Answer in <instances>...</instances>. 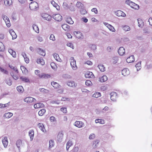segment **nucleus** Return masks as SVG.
Wrapping results in <instances>:
<instances>
[{"mask_svg": "<svg viewBox=\"0 0 152 152\" xmlns=\"http://www.w3.org/2000/svg\"><path fill=\"white\" fill-rule=\"evenodd\" d=\"M125 3L127 4L130 6L131 7L135 9H139V7L138 5L131 1L130 0H127L126 1Z\"/></svg>", "mask_w": 152, "mask_h": 152, "instance_id": "nucleus-1", "label": "nucleus"}, {"mask_svg": "<svg viewBox=\"0 0 152 152\" xmlns=\"http://www.w3.org/2000/svg\"><path fill=\"white\" fill-rule=\"evenodd\" d=\"M40 72V71L39 70H37L35 71V73L40 78H48L50 76L49 75L44 73L39 74Z\"/></svg>", "mask_w": 152, "mask_h": 152, "instance_id": "nucleus-2", "label": "nucleus"}, {"mask_svg": "<svg viewBox=\"0 0 152 152\" xmlns=\"http://www.w3.org/2000/svg\"><path fill=\"white\" fill-rule=\"evenodd\" d=\"M38 7L37 3L35 1L32 2L29 4V8L31 10H35Z\"/></svg>", "mask_w": 152, "mask_h": 152, "instance_id": "nucleus-3", "label": "nucleus"}, {"mask_svg": "<svg viewBox=\"0 0 152 152\" xmlns=\"http://www.w3.org/2000/svg\"><path fill=\"white\" fill-rule=\"evenodd\" d=\"M24 101L28 103H31L33 102H36V100L34 98L30 97L26 98L24 99Z\"/></svg>", "mask_w": 152, "mask_h": 152, "instance_id": "nucleus-4", "label": "nucleus"}, {"mask_svg": "<svg viewBox=\"0 0 152 152\" xmlns=\"http://www.w3.org/2000/svg\"><path fill=\"white\" fill-rule=\"evenodd\" d=\"M111 99L113 101H116L118 98L117 94L115 92H112L110 94Z\"/></svg>", "mask_w": 152, "mask_h": 152, "instance_id": "nucleus-5", "label": "nucleus"}, {"mask_svg": "<svg viewBox=\"0 0 152 152\" xmlns=\"http://www.w3.org/2000/svg\"><path fill=\"white\" fill-rule=\"evenodd\" d=\"M53 18L57 21H61L62 19V16L59 14L53 15Z\"/></svg>", "mask_w": 152, "mask_h": 152, "instance_id": "nucleus-6", "label": "nucleus"}, {"mask_svg": "<svg viewBox=\"0 0 152 152\" xmlns=\"http://www.w3.org/2000/svg\"><path fill=\"white\" fill-rule=\"evenodd\" d=\"M42 16L44 19L50 21L52 19L51 16L47 13H43L42 15Z\"/></svg>", "mask_w": 152, "mask_h": 152, "instance_id": "nucleus-7", "label": "nucleus"}, {"mask_svg": "<svg viewBox=\"0 0 152 152\" xmlns=\"http://www.w3.org/2000/svg\"><path fill=\"white\" fill-rule=\"evenodd\" d=\"M3 18L8 27H10V23L9 18L6 15H4L3 16Z\"/></svg>", "mask_w": 152, "mask_h": 152, "instance_id": "nucleus-8", "label": "nucleus"}, {"mask_svg": "<svg viewBox=\"0 0 152 152\" xmlns=\"http://www.w3.org/2000/svg\"><path fill=\"white\" fill-rule=\"evenodd\" d=\"M64 136V134L62 132H59L57 136V141L59 142H61L63 140Z\"/></svg>", "mask_w": 152, "mask_h": 152, "instance_id": "nucleus-9", "label": "nucleus"}, {"mask_svg": "<svg viewBox=\"0 0 152 152\" xmlns=\"http://www.w3.org/2000/svg\"><path fill=\"white\" fill-rule=\"evenodd\" d=\"M67 86L70 87H75L77 84L74 81H69L66 82Z\"/></svg>", "mask_w": 152, "mask_h": 152, "instance_id": "nucleus-10", "label": "nucleus"}, {"mask_svg": "<svg viewBox=\"0 0 152 152\" xmlns=\"http://www.w3.org/2000/svg\"><path fill=\"white\" fill-rule=\"evenodd\" d=\"M83 124H84L82 121H76L74 124V126L78 128L82 127Z\"/></svg>", "mask_w": 152, "mask_h": 152, "instance_id": "nucleus-11", "label": "nucleus"}, {"mask_svg": "<svg viewBox=\"0 0 152 152\" xmlns=\"http://www.w3.org/2000/svg\"><path fill=\"white\" fill-rule=\"evenodd\" d=\"M130 74V71L127 68H125L122 70V74L124 76H126Z\"/></svg>", "mask_w": 152, "mask_h": 152, "instance_id": "nucleus-12", "label": "nucleus"}, {"mask_svg": "<svg viewBox=\"0 0 152 152\" xmlns=\"http://www.w3.org/2000/svg\"><path fill=\"white\" fill-rule=\"evenodd\" d=\"M2 141L4 147L6 148L8 144L7 138V137H5L2 139Z\"/></svg>", "mask_w": 152, "mask_h": 152, "instance_id": "nucleus-13", "label": "nucleus"}, {"mask_svg": "<svg viewBox=\"0 0 152 152\" xmlns=\"http://www.w3.org/2000/svg\"><path fill=\"white\" fill-rule=\"evenodd\" d=\"M85 77L86 78H93L94 77V75L92 72H87L85 74Z\"/></svg>", "mask_w": 152, "mask_h": 152, "instance_id": "nucleus-14", "label": "nucleus"}, {"mask_svg": "<svg viewBox=\"0 0 152 152\" xmlns=\"http://www.w3.org/2000/svg\"><path fill=\"white\" fill-rule=\"evenodd\" d=\"M116 15L118 16H123L125 17L126 16V15L122 11L118 10L115 12Z\"/></svg>", "mask_w": 152, "mask_h": 152, "instance_id": "nucleus-15", "label": "nucleus"}, {"mask_svg": "<svg viewBox=\"0 0 152 152\" xmlns=\"http://www.w3.org/2000/svg\"><path fill=\"white\" fill-rule=\"evenodd\" d=\"M126 61L128 63H131L134 62V56L133 55L131 56L126 59Z\"/></svg>", "mask_w": 152, "mask_h": 152, "instance_id": "nucleus-16", "label": "nucleus"}, {"mask_svg": "<svg viewBox=\"0 0 152 152\" xmlns=\"http://www.w3.org/2000/svg\"><path fill=\"white\" fill-rule=\"evenodd\" d=\"M118 54L120 56H123L125 53V50L123 47H120L118 50Z\"/></svg>", "mask_w": 152, "mask_h": 152, "instance_id": "nucleus-17", "label": "nucleus"}, {"mask_svg": "<svg viewBox=\"0 0 152 152\" xmlns=\"http://www.w3.org/2000/svg\"><path fill=\"white\" fill-rule=\"evenodd\" d=\"M9 32L12 37V39H14L16 38L17 35L12 29H11L9 31Z\"/></svg>", "mask_w": 152, "mask_h": 152, "instance_id": "nucleus-18", "label": "nucleus"}, {"mask_svg": "<svg viewBox=\"0 0 152 152\" xmlns=\"http://www.w3.org/2000/svg\"><path fill=\"white\" fill-rule=\"evenodd\" d=\"M38 53L40 55L43 56H45V51L40 48H38Z\"/></svg>", "mask_w": 152, "mask_h": 152, "instance_id": "nucleus-19", "label": "nucleus"}, {"mask_svg": "<svg viewBox=\"0 0 152 152\" xmlns=\"http://www.w3.org/2000/svg\"><path fill=\"white\" fill-rule=\"evenodd\" d=\"M75 32L76 34H75L76 35V37L78 39L82 38L83 37V35L81 32L78 31Z\"/></svg>", "mask_w": 152, "mask_h": 152, "instance_id": "nucleus-20", "label": "nucleus"}, {"mask_svg": "<svg viewBox=\"0 0 152 152\" xmlns=\"http://www.w3.org/2000/svg\"><path fill=\"white\" fill-rule=\"evenodd\" d=\"M20 79L22 81L25 83H29L30 80L28 77H20Z\"/></svg>", "mask_w": 152, "mask_h": 152, "instance_id": "nucleus-21", "label": "nucleus"}, {"mask_svg": "<svg viewBox=\"0 0 152 152\" xmlns=\"http://www.w3.org/2000/svg\"><path fill=\"white\" fill-rule=\"evenodd\" d=\"M29 136L30 137V140L32 141L34 138V132L33 130H30L28 133Z\"/></svg>", "mask_w": 152, "mask_h": 152, "instance_id": "nucleus-22", "label": "nucleus"}, {"mask_svg": "<svg viewBox=\"0 0 152 152\" xmlns=\"http://www.w3.org/2000/svg\"><path fill=\"white\" fill-rule=\"evenodd\" d=\"M38 126L39 127L40 129L43 132H44L45 131V129L42 123H39L38 124Z\"/></svg>", "mask_w": 152, "mask_h": 152, "instance_id": "nucleus-23", "label": "nucleus"}, {"mask_svg": "<svg viewBox=\"0 0 152 152\" xmlns=\"http://www.w3.org/2000/svg\"><path fill=\"white\" fill-rule=\"evenodd\" d=\"M37 62L38 64H40L42 65H43L45 64L44 61L42 58L37 59Z\"/></svg>", "mask_w": 152, "mask_h": 152, "instance_id": "nucleus-24", "label": "nucleus"}, {"mask_svg": "<svg viewBox=\"0 0 152 152\" xmlns=\"http://www.w3.org/2000/svg\"><path fill=\"white\" fill-rule=\"evenodd\" d=\"M70 65L73 70H76L77 69V67L76 65V61L70 63Z\"/></svg>", "mask_w": 152, "mask_h": 152, "instance_id": "nucleus-25", "label": "nucleus"}, {"mask_svg": "<svg viewBox=\"0 0 152 152\" xmlns=\"http://www.w3.org/2000/svg\"><path fill=\"white\" fill-rule=\"evenodd\" d=\"M53 56L54 58L58 61H61V59L59 57V55L58 54L54 53L53 54Z\"/></svg>", "mask_w": 152, "mask_h": 152, "instance_id": "nucleus-26", "label": "nucleus"}, {"mask_svg": "<svg viewBox=\"0 0 152 152\" xmlns=\"http://www.w3.org/2000/svg\"><path fill=\"white\" fill-rule=\"evenodd\" d=\"M62 27L63 29L66 31H68L69 30V26L66 24H63L62 25Z\"/></svg>", "mask_w": 152, "mask_h": 152, "instance_id": "nucleus-27", "label": "nucleus"}, {"mask_svg": "<svg viewBox=\"0 0 152 152\" xmlns=\"http://www.w3.org/2000/svg\"><path fill=\"white\" fill-rule=\"evenodd\" d=\"M51 3L55 7L56 9L58 10H60V7L56 3V2L53 1H52L51 2Z\"/></svg>", "mask_w": 152, "mask_h": 152, "instance_id": "nucleus-28", "label": "nucleus"}, {"mask_svg": "<svg viewBox=\"0 0 152 152\" xmlns=\"http://www.w3.org/2000/svg\"><path fill=\"white\" fill-rule=\"evenodd\" d=\"M73 144L72 141L69 140L68 142L66 145V150L68 151L69 148Z\"/></svg>", "mask_w": 152, "mask_h": 152, "instance_id": "nucleus-29", "label": "nucleus"}, {"mask_svg": "<svg viewBox=\"0 0 152 152\" xmlns=\"http://www.w3.org/2000/svg\"><path fill=\"white\" fill-rule=\"evenodd\" d=\"M99 142V140H95L93 142L92 146L94 148H95L97 147Z\"/></svg>", "mask_w": 152, "mask_h": 152, "instance_id": "nucleus-30", "label": "nucleus"}, {"mask_svg": "<svg viewBox=\"0 0 152 152\" xmlns=\"http://www.w3.org/2000/svg\"><path fill=\"white\" fill-rule=\"evenodd\" d=\"M13 113H5L4 115V117L6 118H10L13 115Z\"/></svg>", "mask_w": 152, "mask_h": 152, "instance_id": "nucleus-31", "label": "nucleus"}, {"mask_svg": "<svg viewBox=\"0 0 152 152\" xmlns=\"http://www.w3.org/2000/svg\"><path fill=\"white\" fill-rule=\"evenodd\" d=\"M51 85L55 88H59L60 86L59 85V84L56 82H53L51 83Z\"/></svg>", "mask_w": 152, "mask_h": 152, "instance_id": "nucleus-32", "label": "nucleus"}, {"mask_svg": "<svg viewBox=\"0 0 152 152\" xmlns=\"http://www.w3.org/2000/svg\"><path fill=\"white\" fill-rule=\"evenodd\" d=\"M98 67L99 69V70L101 72H104L105 70V68L104 66L102 64H99Z\"/></svg>", "mask_w": 152, "mask_h": 152, "instance_id": "nucleus-33", "label": "nucleus"}, {"mask_svg": "<svg viewBox=\"0 0 152 152\" xmlns=\"http://www.w3.org/2000/svg\"><path fill=\"white\" fill-rule=\"evenodd\" d=\"M46 110L45 109H42L38 112V115L40 116H42L45 113Z\"/></svg>", "mask_w": 152, "mask_h": 152, "instance_id": "nucleus-34", "label": "nucleus"}, {"mask_svg": "<svg viewBox=\"0 0 152 152\" xmlns=\"http://www.w3.org/2000/svg\"><path fill=\"white\" fill-rule=\"evenodd\" d=\"M107 79V77L106 75H103L100 78V81L102 82L106 81Z\"/></svg>", "mask_w": 152, "mask_h": 152, "instance_id": "nucleus-35", "label": "nucleus"}, {"mask_svg": "<svg viewBox=\"0 0 152 152\" xmlns=\"http://www.w3.org/2000/svg\"><path fill=\"white\" fill-rule=\"evenodd\" d=\"M22 144V141L21 140H19L16 141V145L17 147L18 148L19 150H20V146Z\"/></svg>", "mask_w": 152, "mask_h": 152, "instance_id": "nucleus-36", "label": "nucleus"}, {"mask_svg": "<svg viewBox=\"0 0 152 152\" xmlns=\"http://www.w3.org/2000/svg\"><path fill=\"white\" fill-rule=\"evenodd\" d=\"M34 30L37 33H39V29L38 26L35 25H33L32 26Z\"/></svg>", "mask_w": 152, "mask_h": 152, "instance_id": "nucleus-37", "label": "nucleus"}, {"mask_svg": "<svg viewBox=\"0 0 152 152\" xmlns=\"http://www.w3.org/2000/svg\"><path fill=\"white\" fill-rule=\"evenodd\" d=\"M12 0H4V3L6 5L10 6L12 3Z\"/></svg>", "mask_w": 152, "mask_h": 152, "instance_id": "nucleus-38", "label": "nucleus"}, {"mask_svg": "<svg viewBox=\"0 0 152 152\" xmlns=\"http://www.w3.org/2000/svg\"><path fill=\"white\" fill-rule=\"evenodd\" d=\"M54 143L53 140H50L49 142V149H50L53 147L54 145Z\"/></svg>", "mask_w": 152, "mask_h": 152, "instance_id": "nucleus-39", "label": "nucleus"}, {"mask_svg": "<svg viewBox=\"0 0 152 152\" xmlns=\"http://www.w3.org/2000/svg\"><path fill=\"white\" fill-rule=\"evenodd\" d=\"M17 89L19 92H23L24 91V89L22 86H20L17 87Z\"/></svg>", "mask_w": 152, "mask_h": 152, "instance_id": "nucleus-40", "label": "nucleus"}, {"mask_svg": "<svg viewBox=\"0 0 152 152\" xmlns=\"http://www.w3.org/2000/svg\"><path fill=\"white\" fill-rule=\"evenodd\" d=\"M95 122L96 123H99L103 124L104 123V121L102 119H98L95 120Z\"/></svg>", "mask_w": 152, "mask_h": 152, "instance_id": "nucleus-41", "label": "nucleus"}, {"mask_svg": "<svg viewBox=\"0 0 152 152\" xmlns=\"http://www.w3.org/2000/svg\"><path fill=\"white\" fill-rule=\"evenodd\" d=\"M101 96V94L100 93L96 92L95 93L92 95V96L94 97L97 98Z\"/></svg>", "mask_w": 152, "mask_h": 152, "instance_id": "nucleus-42", "label": "nucleus"}, {"mask_svg": "<svg viewBox=\"0 0 152 152\" xmlns=\"http://www.w3.org/2000/svg\"><path fill=\"white\" fill-rule=\"evenodd\" d=\"M66 21L68 23L71 24H73L74 23L73 21L70 17L66 19Z\"/></svg>", "mask_w": 152, "mask_h": 152, "instance_id": "nucleus-43", "label": "nucleus"}, {"mask_svg": "<svg viewBox=\"0 0 152 152\" xmlns=\"http://www.w3.org/2000/svg\"><path fill=\"white\" fill-rule=\"evenodd\" d=\"M138 26L139 27L142 28L143 26V22L142 20L140 19H137Z\"/></svg>", "mask_w": 152, "mask_h": 152, "instance_id": "nucleus-44", "label": "nucleus"}, {"mask_svg": "<svg viewBox=\"0 0 152 152\" xmlns=\"http://www.w3.org/2000/svg\"><path fill=\"white\" fill-rule=\"evenodd\" d=\"M141 61L138 62L135 65L136 67L137 68V70H140L141 68Z\"/></svg>", "mask_w": 152, "mask_h": 152, "instance_id": "nucleus-45", "label": "nucleus"}, {"mask_svg": "<svg viewBox=\"0 0 152 152\" xmlns=\"http://www.w3.org/2000/svg\"><path fill=\"white\" fill-rule=\"evenodd\" d=\"M9 66L11 69L15 71L17 73H18V70L16 67L10 65H9Z\"/></svg>", "mask_w": 152, "mask_h": 152, "instance_id": "nucleus-46", "label": "nucleus"}, {"mask_svg": "<svg viewBox=\"0 0 152 152\" xmlns=\"http://www.w3.org/2000/svg\"><path fill=\"white\" fill-rule=\"evenodd\" d=\"M5 49V47L3 43L0 42V51H3Z\"/></svg>", "mask_w": 152, "mask_h": 152, "instance_id": "nucleus-47", "label": "nucleus"}, {"mask_svg": "<svg viewBox=\"0 0 152 152\" xmlns=\"http://www.w3.org/2000/svg\"><path fill=\"white\" fill-rule=\"evenodd\" d=\"M39 90L40 92L45 93H48L49 91L48 90L45 89L44 88H39Z\"/></svg>", "mask_w": 152, "mask_h": 152, "instance_id": "nucleus-48", "label": "nucleus"}, {"mask_svg": "<svg viewBox=\"0 0 152 152\" xmlns=\"http://www.w3.org/2000/svg\"><path fill=\"white\" fill-rule=\"evenodd\" d=\"M123 29L125 31H129L130 29V27L128 26H125L123 27Z\"/></svg>", "mask_w": 152, "mask_h": 152, "instance_id": "nucleus-49", "label": "nucleus"}, {"mask_svg": "<svg viewBox=\"0 0 152 152\" xmlns=\"http://www.w3.org/2000/svg\"><path fill=\"white\" fill-rule=\"evenodd\" d=\"M63 77L65 79H70L71 76L69 74H65L63 75Z\"/></svg>", "mask_w": 152, "mask_h": 152, "instance_id": "nucleus-50", "label": "nucleus"}, {"mask_svg": "<svg viewBox=\"0 0 152 152\" xmlns=\"http://www.w3.org/2000/svg\"><path fill=\"white\" fill-rule=\"evenodd\" d=\"M6 82L9 86H11L12 84V81L10 78L6 80Z\"/></svg>", "mask_w": 152, "mask_h": 152, "instance_id": "nucleus-51", "label": "nucleus"}, {"mask_svg": "<svg viewBox=\"0 0 152 152\" xmlns=\"http://www.w3.org/2000/svg\"><path fill=\"white\" fill-rule=\"evenodd\" d=\"M79 150V148L75 146L72 150V152H77Z\"/></svg>", "mask_w": 152, "mask_h": 152, "instance_id": "nucleus-52", "label": "nucleus"}, {"mask_svg": "<svg viewBox=\"0 0 152 152\" xmlns=\"http://www.w3.org/2000/svg\"><path fill=\"white\" fill-rule=\"evenodd\" d=\"M83 5V4L80 2H77L76 4V6L78 8H81Z\"/></svg>", "mask_w": 152, "mask_h": 152, "instance_id": "nucleus-53", "label": "nucleus"}, {"mask_svg": "<svg viewBox=\"0 0 152 152\" xmlns=\"http://www.w3.org/2000/svg\"><path fill=\"white\" fill-rule=\"evenodd\" d=\"M50 66L52 68L54 69H56L57 68L56 65L53 62H52L50 64Z\"/></svg>", "mask_w": 152, "mask_h": 152, "instance_id": "nucleus-54", "label": "nucleus"}, {"mask_svg": "<svg viewBox=\"0 0 152 152\" xmlns=\"http://www.w3.org/2000/svg\"><path fill=\"white\" fill-rule=\"evenodd\" d=\"M109 29L112 32H115V29L112 25H110L108 27Z\"/></svg>", "mask_w": 152, "mask_h": 152, "instance_id": "nucleus-55", "label": "nucleus"}, {"mask_svg": "<svg viewBox=\"0 0 152 152\" xmlns=\"http://www.w3.org/2000/svg\"><path fill=\"white\" fill-rule=\"evenodd\" d=\"M90 47L93 50H95L96 49V46L95 45H90Z\"/></svg>", "mask_w": 152, "mask_h": 152, "instance_id": "nucleus-56", "label": "nucleus"}, {"mask_svg": "<svg viewBox=\"0 0 152 152\" xmlns=\"http://www.w3.org/2000/svg\"><path fill=\"white\" fill-rule=\"evenodd\" d=\"M67 45L68 46L70 47V48H72L73 49H74V47L73 46V44L71 43H70V42L68 43L67 44Z\"/></svg>", "mask_w": 152, "mask_h": 152, "instance_id": "nucleus-57", "label": "nucleus"}, {"mask_svg": "<svg viewBox=\"0 0 152 152\" xmlns=\"http://www.w3.org/2000/svg\"><path fill=\"white\" fill-rule=\"evenodd\" d=\"M50 39L53 41H55L56 39L54 35L53 34H51L50 37Z\"/></svg>", "mask_w": 152, "mask_h": 152, "instance_id": "nucleus-58", "label": "nucleus"}, {"mask_svg": "<svg viewBox=\"0 0 152 152\" xmlns=\"http://www.w3.org/2000/svg\"><path fill=\"white\" fill-rule=\"evenodd\" d=\"M92 84L91 82L89 80H86L85 82V84L87 86H90Z\"/></svg>", "mask_w": 152, "mask_h": 152, "instance_id": "nucleus-59", "label": "nucleus"}, {"mask_svg": "<svg viewBox=\"0 0 152 152\" xmlns=\"http://www.w3.org/2000/svg\"><path fill=\"white\" fill-rule=\"evenodd\" d=\"M95 134H92L90 135L89 138L90 140L93 139L95 138Z\"/></svg>", "mask_w": 152, "mask_h": 152, "instance_id": "nucleus-60", "label": "nucleus"}, {"mask_svg": "<svg viewBox=\"0 0 152 152\" xmlns=\"http://www.w3.org/2000/svg\"><path fill=\"white\" fill-rule=\"evenodd\" d=\"M20 68L22 72L23 71L24 72L26 71H27L28 70L26 68L23 66H20Z\"/></svg>", "mask_w": 152, "mask_h": 152, "instance_id": "nucleus-61", "label": "nucleus"}, {"mask_svg": "<svg viewBox=\"0 0 152 152\" xmlns=\"http://www.w3.org/2000/svg\"><path fill=\"white\" fill-rule=\"evenodd\" d=\"M50 120L51 122H54L56 121L55 118L53 116L50 117Z\"/></svg>", "mask_w": 152, "mask_h": 152, "instance_id": "nucleus-62", "label": "nucleus"}, {"mask_svg": "<svg viewBox=\"0 0 152 152\" xmlns=\"http://www.w3.org/2000/svg\"><path fill=\"white\" fill-rule=\"evenodd\" d=\"M118 58L117 57H114L113 58V63L115 64L117 63L118 61Z\"/></svg>", "mask_w": 152, "mask_h": 152, "instance_id": "nucleus-63", "label": "nucleus"}, {"mask_svg": "<svg viewBox=\"0 0 152 152\" xmlns=\"http://www.w3.org/2000/svg\"><path fill=\"white\" fill-rule=\"evenodd\" d=\"M34 107L35 109L40 108L39 103L34 104Z\"/></svg>", "mask_w": 152, "mask_h": 152, "instance_id": "nucleus-64", "label": "nucleus"}]
</instances>
